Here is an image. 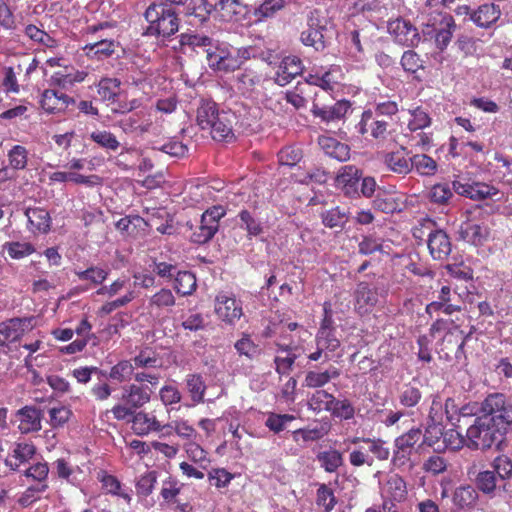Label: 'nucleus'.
Listing matches in <instances>:
<instances>
[{"instance_id":"nucleus-43","label":"nucleus","mask_w":512,"mask_h":512,"mask_svg":"<svg viewBox=\"0 0 512 512\" xmlns=\"http://www.w3.org/2000/svg\"><path fill=\"white\" fill-rule=\"evenodd\" d=\"M131 360H120L110 368L108 377L118 383H129L136 372Z\"/></svg>"},{"instance_id":"nucleus-3","label":"nucleus","mask_w":512,"mask_h":512,"mask_svg":"<svg viewBox=\"0 0 512 512\" xmlns=\"http://www.w3.org/2000/svg\"><path fill=\"white\" fill-rule=\"evenodd\" d=\"M351 444L358 445L349 454V462L353 467H372L377 461H386L390 457V449L381 438L353 437Z\"/></svg>"},{"instance_id":"nucleus-10","label":"nucleus","mask_w":512,"mask_h":512,"mask_svg":"<svg viewBox=\"0 0 512 512\" xmlns=\"http://www.w3.org/2000/svg\"><path fill=\"white\" fill-rule=\"evenodd\" d=\"M453 189L458 195L474 201L494 199L500 194L498 188L484 182L461 183L460 181H454Z\"/></svg>"},{"instance_id":"nucleus-1","label":"nucleus","mask_w":512,"mask_h":512,"mask_svg":"<svg viewBox=\"0 0 512 512\" xmlns=\"http://www.w3.org/2000/svg\"><path fill=\"white\" fill-rule=\"evenodd\" d=\"M144 18L148 23L147 35L169 38L179 30L180 19L175 9L170 5L152 2L146 8Z\"/></svg>"},{"instance_id":"nucleus-6","label":"nucleus","mask_w":512,"mask_h":512,"mask_svg":"<svg viewBox=\"0 0 512 512\" xmlns=\"http://www.w3.org/2000/svg\"><path fill=\"white\" fill-rule=\"evenodd\" d=\"M480 409L484 415L494 418V423L506 429V426L512 425V400L502 393L489 394L481 403Z\"/></svg>"},{"instance_id":"nucleus-27","label":"nucleus","mask_w":512,"mask_h":512,"mask_svg":"<svg viewBox=\"0 0 512 512\" xmlns=\"http://www.w3.org/2000/svg\"><path fill=\"white\" fill-rule=\"evenodd\" d=\"M459 235L462 240L474 246H481L487 240L489 231L486 226L468 220L461 224Z\"/></svg>"},{"instance_id":"nucleus-37","label":"nucleus","mask_w":512,"mask_h":512,"mask_svg":"<svg viewBox=\"0 0 512 512\" xmlns=\"http://www.w3.org/2000/svg\"><path fill=\"white\" fill-rule=\"evenodd\" d=\"M288 2L287 0H262L253 10V15L258 22H264L276 17L283 11Z\"/></svg>"},{"instance_id":"nucleus-47","label":"nucleus","mask_w":512,"mask_h":512,"mask_svg":"<svg viewBox=\"0 0 512 512\" xmlns=\"http://www.w3.org/2000/svg\"><path fill=\"white\" fill-rule=\"evenodd\" d=\"M373 208L386 214H392L401 209L398 198L385 191L377 193L373 200Z\"/></svg>"},{"instance_id":"nucleus-45","label":"nucleus","mask_w":512,"mask_h":512,"mask_svg":"<svg viewBox=\"0 0 512 512\" xmlns=\"http://www.w3.org/2000/svg\"><path fill=\"white\" fill-rule=\"evenodd\" d=\"M121 81L117 78H102L97 85L101 100L115 103L120 93Z\"/></svg>"},{"instance_id":"nucleus-35","label":"nucleus","mask_w":512,"mask_h":512,"mask_svg":"<svg viewBox=\"0 0 512 512\" xmlns=\"http://www.w3.org/2000/svg\"><path fill=\"white\" fill-rule=\"evenodd\" d=\"M85 55L91 59L102 60L110 57L115 51V41L110 38L94 40L87 43L83 48Z\"/></svg>"},{"instance_id":"nucleus-20","label":"nucleus","mask_w":512,"mask_h":512,"mask_svg":"<svg viewBox=\"0 0 512 512\" xmlns=\"http://www.w3.org/2000/svg\"><path fill=\"white\" fill-rule=\"evenodd\" d=\"M36 454L32 442H17L5 459V464L13 471H18L21 465L28 463Z\"/></svg>"},{"instance_id":"nucleus-17","label":"nucleus","mask_w":512,"mask_h":512,"mask_svg":"<svg viewBox=\"0 0 512 512\" xmlns=\"http://www.w3.org/2000/svg\"><path fill=\"white\" fill-rule=\"evenodd\" d=\"M326 26L321 24L318 18L311 16L308 19L307 29L301 32L300 40L305 46H311L316 51H322L326 47Z\"/></svg>"},{"instance_id":"nucleus-26","label":"nucleus","mask_w":512,"mask_h":512,"mask_svg":"<svg viewBox=\"0 0 512 512\" xmlns=\"http://www.w3.org/2000/svg\"><path fill=\"white\" fill-rule=\"evenodd\" d=\"M407 495L406 482L398 474L389 476L382 487L383 500L401 503L406 500Z\"/></svg>"},{"instance_id":"nucleus-19","label":"nucleus","mask_w":512,"mask_h":512,"mask_svg":"<svg viewBox=\"0 0 512 512\" xmlns=\"http://www.w3.org/2000/svg\"><path fill=\"white\" fill-rule=\"evenodd\" d=\"M304 70L302 60L297 56H286L280 62L275 74V82L280 86L289 84Z\"/></svg>"},{"instance_id":"nucleus-24","label":"nucleus","mask_w":512,"mask_h":512,"mask_svg":"<svg viewBox=\"0 0 512 512\" xmlns=\"http://www.w3.org/2000/svg\"><path fill=\"white\" fill-rule=\"evenodd\" d=\"M19 421V430L23 434L37 432L41 429L42 414L34 406H24L16 414Z\"/></svg>"},{"instance_id":"nucleus-38","label":"nucleus","mask_w":512,"mask_h":512,"mask_svg":"<svg viewBox=\"0 0 512 512\" xmlns=\"http://www.w3.org/2000/svg\"><path fill=\"white\" fill-rule=\"evenodd\" d=\"M224 111H219L217 104L212 100H202L197 108L196 121L202 130L211 127V123L220 117Z\"/></svg>"},{"instance_id":"nucleus-18","label":"nucleus","mask_w":512,"mask_h":512,"mask_svg":"<svg viewBox=\"0 0 512 512\" xmlns=\"http://www.w3.org/2000/svg\"><path fill=\"white\" fill-rule=\"evenodd\" d=\"M427 246L431 257L438 261L446 260L452 250L449 236L441 229H436L429 233Z\"/></svg>"},{"instance_id":"nucleus-44","label":"nucleus","mask_w":512,"mask_h":512,"mask_svg":"<svg viewBox=\"0 0 512 512\" xmlns=\"http://www.w3.org/2000/svg\"><path fill=\"white\" fill-rule=\"evenodd\" d=\"M321 220L325 227L344 228L349 220L348 212L340 207H333L321 213Z\"/></svg>"},{"instance_id":"nucleus-36","label":"nucleus","mask_w":512,"mask_h":512,"mask_svg":"<svg viewBox=\"0 0 512 512\" xmlns=\"http://www.w3.org/2000/svg\"><path fill=\"white\" fill-rule=\"evenodd\" d=\"M339 376L340 371L336 367H330L325 371L309 370L305 374L303 386L313 389L321 388Z\"/></svg>"},{"instance_id":"nucleus-57","label":"nucleus","mask_w":512,"mask_h":512,"mask_svg":"<svg viewBox=\"0 0 512 512\" xmlns=\"http://www.w3.org/2000/svg\"><path fill=\"white\" fill-rule=\"evenodd\" d=\"M186 386L194 402L200 403L204 400L206 385L200 374L187 375Z\"/></svg>"},{"instance_id":"nucleus-53","label":"nucleus","mask_w":512,"mask_h":512,"mask_svg":"<svg viewBox=\"0 0 512 512\" xmlns=\"http://www.w3.org/2000/svg\"><path fill=\"white\" fill-rule=\"evenodd\" d=\"M219 224L213 225L210 222L204 223V219L201 216L200 224L191 234V241L196 244H205L209 242L219 230Z\"/></svg>"},{"instance_id":"nucleus-39","label":"nucleus","mask_w":512,"mask_h":512,"mask_svg":"<svg viewBox=\"0 0 512 512\" xmlns=\"http://www.w3.org/2000/svg\"><path fill=\"white\" fill-rule=\"evenodd\" d=\"M478 497L476 489L471 485L466 484L455 489L452 501L459 510H467L476 505Z\"/></svg>"},{"instance_id":"nucleus-4","label":"nucleus","mask_w":512,"mask_h":512,"mask_svg":"<svg viewBox=\"0 0 512 512\" xmlns=\"http://www.w3.org/2000/svg\"><path fill=\"white\" fill-rule=\"evenodd\" d=\"M502 428L494 423V418L482 415L474 418L473 424L466 431L467 447L472 450H486L501 442Z\"/></svg>"},{"instance_id":"nucleus-33","label":"nucleus","mask_w":512,"mask_h":512,"mask_svg":"<svg viewBox=\"0 0 512 512\" xmlns=\"http://www.w3.org/2000/svg\"><path fill=\"white\" fill-rule=\"evenodd\" d=\"M209 130L211 137L216 141L229 142L234 139L232 128L231 116L227 112L220 114L217 120L211 123V127L206 128Z\"/></svg>"},{"instance_id":"nucleus-30","label":"nucleus","mask_w":512,"mask_h":512,"mask_svg":"<svg viewBox=\"0 0 512 512\" xmlns=\"http://www.w3.org/2000/svg\"><path fill=\"white\" fill-rule=\"evenodd\" d=\"M87 73L84 71L76 70L72 66H65L64 71L54 72L50 78L51 85L57 86L61 89H69L76 83H81L85 80Z\"/></svg>"},{"instance_id":"nucleus-63","label":"nucleus","mask_w":512,"mask_h":512,"mask_svg":"<svg viewBox=\"0 0 512 512\" xmlns=\"http://www.w3.org/2000/svg\"><path fill=\"white\" fill-rule=\"evenodd\" d=\"M316 504L324 507V512H331L337 504L334 491L326 484H320L316 494Z\"/></svg>"},{"instance_id":"nucleus-2","label":"nucleus","mask_w":512,"mask_h":512,"mask_svg":"<svg viewBox=\"0 0 512 512\" xmlns=\"http://www.w3.org/2000/svg\"><path fill=\"white\" fill-rule=\"evenodd\" d=\"M159 382L160 376L158 374L137 371L134 375V383H127L122 386L120 399L136 410L140 409L150 402Z\"/></svg>"},{"instance_id":"nucleus-23","label":"nucleus","mask_w":512,"mask_h":512,"mask_svg":"<svg viewBox=\"0 0 512 512\" xmlns=\"http://www.w3.org/2000/svg\"><path fill=\"white\" fill-rule=\"evenodd\" d=\"M501 17V9L494 3H484L471 13V21L480 28L492 27Z\"/></svg>"},{"instance_id":"nucleus-61","label":"nucleus","mask_w":512,"mask_h":512,"mask_svg":"<svg viewBox=\"0 0 512 512\" xmlns=\"http://www.w3.org/2000/svg\"><path fill=\"white\" fill-rule=\"evenodd\" d=\"M342 78L341 68L337 65H332L330 68L320 75L319 87L324 91H333L337 85L340 84Z\"/></svg>"},{"instance_id":"nucleus-7","label":"nucleus","mask_w":512,"mask_h":512,"mask_svg":"<svg viewBox=\"0 0 512 512\" xmlns=\"http://www.w3.org/2000/svg\"><path fill=\"white\" fill-rule=\"evenodd\" d=\"M474 330L475 327L472 326L470 331L465 334L464 331L460 329L459 325H454L453 329L442 336L438 351L440 357L448 360L453 353L457 360L465 358L464 346L472 336Z\"/></svg>"},{"instance_id":"nucleus-9","label":"nucleus","mask_w":512,"mask_h":512,"mask_svg":"<svg viewBox=\"0 0 512 512\" xmlns=\"http://www.w3.org/2000/svg\"><path fill=\"white\" fill-rule=\"evenodd\" d=\"M214 311L221 321L229 325H234L244 314L242 302L233 294L224 292L216 296Z\"/></svg>"},{"instance_id":"nucleus-50","label":"nucleus","mask_w":512,"mask_h":512,"mask_svg":"<svg viewBox=\"0 0 512 512\" xmlns=\"http://www.w3.org/2000/svg\"><path fill=\"white\" fill-rule=\"evenodd\" d=\"M24 34L31 41L41 44L47 48L52 49L58 47V41L56 39L34 24L26 25L24 28Z\"/></svg>"},{"instance_id":"nucleus-56","label":"nucleus","mask_w":512,"mask_h":512,"mask_svg":"<svg viewBox=\"0 0 512 512\" xmlns=\"http://www.w3.org/2000/svg\"><path fill=\"white\" fill-rule=\"evenodd\" d=\"M453 187L447 183H438L433 185L428 193L430 202L437 205H447L453 197Z\"/></svg>"},{"instance_id":"nucleus-55","label":"nucleus","mask_w":512,"mask_h":512,"mask_svg":"<svg viewBox=\"0 0 512 512\" xmlns=\"http://www.w3.org/2000/svg\"><path fill=\"white\" fill-rule=\"evenodd\" d=\"M130 360L134 365V369L161 367V360L158 355L147 348L140 350V352Z\"/></svg>"},{"instance_id":"nucleus-48","label":"nucleus","mask_w":512,"mask_h":512,"mask_svg":"<svg viewBox=\"0 0 512 512\" xmlns=\"http://www.w3.org/2000/svg\"><path fill=\"white\" fill-rule=\"evenodd\" d=\"M317 460L321 467L328 473H333L343 465L342 453L336 449L322 451L317 454Z\"/></svg>"},{"instance_id":"nucleus-60","label":"nucleus","mask_w":512,"mask_h":512,"mask_svg":"<svg viewBox=\"0 0 512 512\" xmlns=\"http://www.w3.org/2000/svg\"><path fill=\"white\" fill-rule=\"evenodd\" d=\"M413 169L423 176L434 175L437 171L436 161L426 154L412 155Z\"/></svg>"},{"instance_id":"nucleus-21","label":"nucleus","mask_w":512,"mask_h":512,"mask_svg":"<svg viewBox=\"0 0 512 512\" xmlns=\"http://www.w3.org/2000/svg\"><path fill=\"white\" fill-rule=\"evenodd\" d=\"M355 310L359 315L369 313L378 302V293L367 282H360L354 292Z\"/></svg>"},{"instance_id":"nucleus-54","label":"nucleus","mask_w":512,"mask_h":512,"mask_svg":"<svg viewBox=\"0 0 512 512\" xmlns=\"http://www.w3.org/2000/svg\"><path fill=\"white\" fill-rule=\"evenodd\" d=\"M99 480L108 494L121 497L127 504L131 503V495L122 490V484L117 477L105 473Z\"/></svg>"},{"instance_id":"nucleus-8","label":"nucleus","mask_w":512,"mask_h":512,"mask_svg":"<svg viewBox=\"0 0 512 512\" xmlns=\"http://www.w3.org/2000/svg\"><path fill=\"white\" fill-rule=\"evenodd\" d=\"M422 437L423 433L420 428H411L406 433L398 436L394 441L393 464L397 467L406 465L415 445L421 441Z\"/></svg>"},{"instance_id":"nucleus-52","label":"nucleus","mask_w":512,"mask_h":512,"mask_svg":"<svg viewBox=\"0 0 512 512\" xmlns=\"http://www.w3.org/2000/svg\"><path fill=\"white\" fill-rule=\"evenodd\" d=\"M196 277L192 272L179 271L175 277L174 289L182 296L191 295L196 289Z\"/></svg>"},{"instance_id":"nucleus-42","label":"nucleus","mask_w":512,"mask_h":512,"mask_svg":"<svg viewBox=\"0 0 512 512\" xmlns=\"http://www.w3.org/2000/svg\"><path fill=\"white\" fill-rule=\"evenodd\" d=\"M422 393L419 388V383L416 380L404 384L399 392V402L406 408L415 407L421 400Z\"/></svg>"},{"instance_id":"nucleus-16","label":"nucleus","mask_w":512,"mask_h":512,"mask_svg":"<svg viewBox=\"0 0 512 512\" xmlns=\"http://www.w3.org/2000/svg\"><path fill=\"white\" fill-rule=\"evenodd\" d=\"M40 104L45 112L59 114L65 112L70 105L75 104V99L57 90L46 89L42 93Z\"/></svg>"},{"instance_id":"nucleus-46","label":"nucleus","mask_w":512,"mask_h":512,"mask_svg":"<svg viewBox=\"0 0 512 512\" xmlns=\"http://www.w3.org/2000/svg\"><path fill=\"white\" fill-rule=\"evenodd\" d=\"M358 253L364 256L384 253V239L375 234L363 235L358 242Z\"/></svg>"},{"instance_id":"nucleus-59","label":"nucleus","mask_w":512,"mask_h":512,"mask_svg":"<svg viewBox=\"0 0 512 512\" xmlns=\"http://www.w3.org/2000/svg\"><path fill=\"white\" fill-rule=\"evenodd\" d=\"M409 113L411 115V118L408 121V128L410 131L423 130L429 127L432 123V119L428 112L420 106L409 110Z\"/></svg>"},{"instance_id":"nucleus-51","label":"nucleus","mask_w":512,"mask_h":512,"mask_svg":"<svg viewBox=\"0 0 512 512\" xmlns=\"http://www.w3.org/2000/svg\"><path fill=\"white\" fill-rule=\"evenodd\" d=\"M90 139L96 143L99 147L107 150L116 152L120 147L116 135L107 130L97 129L90 133Z\"/></svg>"},{"instance_id":"nucleus-40","label":"nucleus","mask_w":512,"mask_h":512,"mask_svg":"<svg viewBox=\"0 0 512 512\" xmlns=\"http://www.w3.org/2000/svg\"><path fill=\"white\" fill-rule=\"evenodd\" d=\"M180 44L183 47H189L193 51L199 52L201 49L203 52L208 54L210 50L215 47L213 40L207 35L196 34V33H183L180 36Z\"/></svg>"},{"instance_id":"nucleus-13","label":"nucleus","mask_w":512,"mask_h":512,"mask_svg":"<svg viewBox=\"0 0 512 512\" xmlns=\"http://www.w3.org/2000/svg\"><path fill=\"white\" fill-rule=\"evenodd\" d=\"M211 8L219 14L221 20L226 22H242L249 14V6L240 0H217Z\"/></svg>"},{"instance_id":"nucleus-64","label":"nucleus","mask_w":512,"mask_h":512,"mask_svg":"<svg viewBox=\"0 0 512 512\" xmlns=\"http://www.w3.org/2000/svg\"><path fill=\"white\" fill-rule=\"evenodd\" d=\"M3 250L6 251L12 259H22L35 252V248L31 243L14 241L6 242L3 245Z\"/></svg>"},{"instance_id":"nucleus-32","label":"nucleus","mask_w":512,"mask_h":512,"mask_svg":"<svg viewBox=\"0 0 512 512\" xmlns=\"http://www.w3.org/2000/svg\"><path fill=\"white\" fill-rule=\"evenodd\" d=\"M261 83V75L253 69H245L236 77V88L241 95L250 98Z\"/></svg>"},{"instance_id":"nucleus-29","label":"nucleus","mask_w":512,"mask_h":512,"mask_svg":"<svg viewBox=\"0 0 512 512\" xmlns=\"http://www.w3.org/2000/svg\"><path fill=\"white\" fill-rule=\"evenodd\" d=\"M28 228L33 233L46 234L51 228V217L47 210L39 207L26 210Z\"/></svg>"},{"instance_id":"nucleus-12","label":"nucleus","mask_w":512,"mask_h":512,"mask_svg":"<svg viewBox=\"0 0 512 512\" xmlns=\"http://www.w3.org/2000/svg\"><path fill=\"white\" fill-rule=\"evenodd\" d=\"M388 31L395 42L403 46L413 47L420 41L417 28L409 21L402 18L390 21L388 23Z\"/></svg>"},{"instance_id":"nucleus-22","label":"nucleus","mask_w":512,"mask_h":512,"mask_svg":"<svg viewBox=\"0 0 512 512\" xmlns=\"http://www.w3.org/2000/svg\"><path fill=\"white\" fill-rule=\"evenodd\" d=\"M452 291L450 286L444 285L441 287L437 300L430 302L426 305L425 312L432 316L433 313L443 312L446 315H451L454 312H460L462 310L461 305L453 304Z\"/></svg>"},{"instance_id":"nucleus-58","label":"nucleus","mask_w":512,"mask_h":512,"mask_svg":"<svg viewBox=\"0 0 512 512\" xmlns=\"http://www.w3.org/2000/svg\"><path fill=\"white\" fill-rule=\"evenodd\" d=\"M240 228L247 231L248 236L256 237L263 232V227L260 221L246 209L239 212Z\"/></svg>"},{"instance_id":"nucleus-41","label":"nucleus","mask_w":512,"mask_h":512,"mask_svg":"<svg viewBox=\"0 0 512 512\" xmlns=\"http://www.w3.org/2000/svg\"><path fill=\"white\" fill-rule=\"evenodd\" d=\"M476 488L485 495L495 496L496 492L500 490L498 483V476L493 470L480 471L475 477Z\"/></svg>"},{"instance_id":"nucleus-34","label":"nucleus","mask_w":512,"mask_h":512,"mask_svg":"<svg viewBox=\"0 0 512 512\" xmlns=\"http://www.w3.org/2000/svg\"><path fill=\"white\" fill-rule=\"evenodd\" d=\"M361 179L360 170L354 165H346L339 171L336 182L345 191V194L357 192L358 184Z\"/></svg>"},{"instance_id":"nucleus-15","label":"nucleus","mask_w":512,"mask_h":512,"mask_svg":"<svg viewBox=\"0 0 512 512\" xmlns=\"http://www.w3.org/2000/svg\"><path fill=\"white\" fill-rule=\"evenodd\" d=\"M131 423L132 430L139 436L161 432L165 427L163 421L158 419L154 412H135Z\"/></svg>"},{"instance_id":"nucleus-62","label":"nucleus","mask_w":512,"mask_h":512,"mask_svg":"<svg viewBox=\"0 0 512 512\" xmlns=\"http://www.w3.org/2000/svg\"><path fill=\"white\" fill-rule=\"evenodd\" d=\"M48 489V484H37L26 488V490L18 497L17 503L22 508H27L41 498V494Z\"/></svg>"},{"instance_id":"nucleus-5","label":"nucleus","mask_w":512,"mask_h":512,"mask_svg":"<svg viewBox=\"0 0 512 512\" xmlns=\"http://www.w3.org/2000/svg\"><path fill=\"white\" fill-rule=\"evenodd\" d=\"M33 317H14L0 322V356L9 355L13 346L33 328Z\"/></svg>"},{"instance_id":"nucleus-14","label":"nucleus","mask_w":512,"mask_h":512,"mask_svg":"<svg viewBox=\"0 0 512 512\" xmlns=\"http://www.w3.org/2000/svg\"><path fill=\"white\" fill-rule=\"evenodd\" d=\"M383 163L395 174L406 176L413 171V161L410 151L404 146L385 153Z\"/></svg>"},{"instance_id":"nucleus-25","label":"nucleus","mask_w":512,"mask_h":512,"mask_svg":"<svg viewBox=\"0 0 512 512\" xmlns=\"http://www.w3.org/2000/svg\"><path fill=\"white\" fill-rule=\"evenodd\" d=\"M349 109L348 102L338 101L331 106L322 105L317 99L314 100L311 112L315 117L325 122L339 120L345 116Z\"/></svg>"},{"instance_id":"nucleus-11","label":"nucleus","mask_w":512,"mask_h":512,"mask_svg":"<svg viewBox=\"0 0 512 512\" xmlns=\"http://www.w3.org/2000/svg\"><path fill=\"white\" fill-rule=\"evenodd\" d=\"M208 66L217 72H234L242 66V60L225 48L215 46L207 54Z\"/></svg>"},{"instance_id":"nucleus-28","label":"nucleus","mask_w":512,"mask_h":512,"mask_svg":"<svg viewBox=\"0 0 512 512\" xmlns=\"http://www.w3.org/2000/svg\"><path fill=\"white\" fill-rule=\"evenodd\" d=\"M318 143L326 155L340 162H345L350 158L349 145L338 141L330 136H320Z\"/></svg>"},{"instance_id":"nucleus-31","label":"nucleus","mask_w":512,"mask_h":512,"mask_svg":"<svg viewBox=\"0 0 512 512\" xmlns=\"http://www.w3.org/2000/svg\"><path fill=\"white\" fill-rule=\"evenodd\" d=\"M455 29L456 23L454 18L449 14L443 15L438 26L435 28V44L439 50L443 51L447 48Z\"/></svg>"},{"instance_id":"nucleus-49","label":"nucleus","mask_w":512,"mask_h":512,"mask_svg":"<svg viewBox=\"0 0 512 512\" xmlns=\"http://www.w3.org/2000/svg\"><path fill=\"white\" fill-rule=\"evenodd\" d=\"M334 396L326 390L317 389L308 399V406L314 412L328 411L332 407Z\"/></svg>"}]
</instances>
